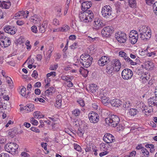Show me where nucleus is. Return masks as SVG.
Here are the masks:
<instances>
[{"label": "nucleus", "mask_w": 157, "mask_h": 157, "mask_svg": "<svg viewBox=\"0 0 157 157\" xmlns=\"http://www.w3.org/2000/svg\"><path fill=\"white\" fill-rule=\"evenodd\" d=\"M79 17L81 21L85 23L91 21L94 18L93 13L90 10L81 12Z\"/></svg>", "instance_id": "nucleus-1"}, {"label": "nucleus", "mask_w": 157, "mask_h": 157, "mask_svg": "<svg viewBox=\"0 0 157 157\" xmlns=\"http://www.w3.org/2000/svg\"><path fill=\"white\" fill-rule=\"evenodd\" d=\"M93 59V58L90 55L84 53L80 56L79 60L83 67L87 68L91 65Z\"/></svg>", "instance_id": "nucleus-2"}, {"label": "nucleus", "mask_w": 157, "mask_h": 157, "mask_svg": "<svg viewBox=\"0 0 157 157\" xmlns=\"http://www.w3.org/2000/svg\"><path fill=\"white\" fill-rule=\"evenodd\" d=\"M120 119L116 115H111L109 117L105 118V121L106 124L113 127H116L119 124Z\"/></svg>", "instance_id": "nucleus-3"}, {"label": "nucleus", "mask_w": 157, "mask_h": 157, "mask_svg": "<svg viewBox=\"0 0 157 157\" xmlns=\"http://www.w3.org/2000/svg\"><path fill=\"white\" fill-rule=\"evenodd\" d=\"M18 145L15 143H9L5 146V148L6 151L14 155L17 153V149Z\"/></svg>", "instance_id": "nucleus-4"}, {"label": "nucleus", "mask_w": 157, "mask_h": 157, "mask_svg": "<svg viewBox=\"0 0 157 157\" xmlns=\"http://www.w3.org/2000/svg\"><path fill=\"white\" fill-rule=\"evenodd\" d=\"M102 16L108 18L112 16V8L109 6H105L102 7L101 11Z\"/></svg>", "instance_id": "nucleus-5"}, {"label": "nucleus", "mask_w": 157, "mask_h": 157, "mask_svg": "<svg viewBox=\"0 0 157 157\" xmlns=\"http://www.w3.org/2000/svg\"><path fill=\"white\" fill-rule=\"evenodd\" d=\"M115 36L117 40L120 43H124L126 41V35L124 32H119L116 33Z\"/></svg>", "instance_id": "nucleus-6"}, {"label": "nucleus", "mask_w": 157, "mask_h": 157, "mask_svg": "<svg viewBox=\"0 0 157 157\" xmlns=\"http://www.w3.org/2000/svg\"><path fill=\"white\" fill-rule=\"evenodd\" d=\"M114 62H110L107 65L106 67V72L109 77H111L114 74Z\"/></svg>", "instance_id": "nucleus-7"}, {"label": "nucleus", "mask_w": 157, "mask_h": 157, "mask_svg": "<svg viewBox=\"0 0 157 157\" xmlns=\"http://www.w3.org/2000/svg\"><path fill=\"white\" fill-rule=\"evenodd\" d=\"M119 55L120 57H123L126 62L132 65H135L137 64L136 62L133 61L127 55L125 52H120Z\"/></svg>", "instance_id": "nucleus-8"}, {"label": "nucleus", "mask_w": 157, "mask_h": 157, "mask_svg": "<svg viewBox=\"0 0 157 157\" xmlns=\"http://www.w3.org/2000/svg\"><path fill=\"white\" fill-rule=\"evenodd\" d=\"M121 75L124 79L128 80L131 78L132 77L133 72L130 69H125L122 71Z\"/></svg>", "instance_id": "nucleus-9"}, {"label": "nucleus", "mask_w": 157, "mask_h": 157, "mask_svg": "<svg viewBox=\"0 0 157 157\" xmlns=\"http://www.w3.org/2000/svg\"><path fill=\"white\" fill-rule=\"evenodd\" d=\"M112 26H107L103 28L101 31V34L104 37H108L113 31Z\"/></svg>", "instance_id": "nucleus-10"}, {"label": "nucleus", "mask_w": 157, "mask_h": 157, "mask_svg": "<svg viewBox=\"0 0 157 157\" xmlns=\"http://www.w3.org/2000/svg\"><path fill=\"white\" fill-rule=\"evenodd\" d=\"M139 35L140 36L141 39L144 41H147L151 37V32L149 31L143 32L142 30H139Z\"/></svg>", "instance_id": "nucleus-11"}, {"label": "nucleus", "mask_w": 157, "mask_h": 157, "mask_svg": "<svg viewBox=\"0 0 157 157\" xmlns=\"http://www.w3.org/2000/svg\"><path fill=\"white\" fill-rule=\"evenodd\" d=\"M110 62L109 58L106 56H102L98 60V63L100 66H103L105 64L107 65Z\"/></svg>", "instance_id": "nucleus-12"}, {"label": "nucleus", "mask_w": 157, "mask_h": 157, "mask_svg": "<svg viewBox=\"0 0 157 157\" xmlns=\"http://www.w3.org/2000/svg\"><path fill=\"white\" fill-rule=\"evenodd\" d=\"M89 120L93 123H96L99 121V116L96 113L92 112L88 115Z\"/></svg>", "instance_id": "nucleus-13"}, {"label": "nucleus", "mask_w": 157, "mask_h": 157, "mask_svg": "<svg viewBox=\"0 0 157 157\" xmlns=\"http://www.w3.org/2000/svg\"><path fill=\"white\" fill-rule=\"evenodd\" d=\"M95 23L94 28L96 30H98L100 29L105 26V23L104 21H103L101 20H95L94 21Z\"/></svg>", "instance_id": "nucleus-14"}, {"label": "nucleus", "mask_w": 157, "mask_h": 157, "mask_svg": "<svg viewBox=\"0 0 157 157\" xmlns=\"http://www.w3.org/2000/svg\"><path fill=\"white\" fill-rule=\"evenodd\" d=\"M104 141L107 143L114 142L115 141V138L112 134L109 133L105 134L103 137Z\"/></svg>", "instance_id": "nucleus-15"}, {"label": "nucleus", "mask_w": 157, "mask_h": 157, "mask_svg": "<svg viewBox=\"0 0 157 157\" xmlns=\"http://www.w3.org/2000/svg\"><path fill=\"white\" fill-rule=\"evenodd\" d=\"M11 40L9 37L6 36L3 40H1L0 42V45L2 47L4 48L8 47L11 44Z\"/></svg>", "instance_id": "nucleus-16"}, {"label": "nucleus", "mask_w": 157, "mask_h": 157, "mask_svg": "<svg viewBox=\"0 0 157 157\" xmlns=\"http://www.w3.org/2000/svg\"><path fill=\"white\" fill-rule=\"evenodd\" d=\"M15 28L10 25H6L4 28V30L6 33H9L11 35H13L15 33Z\"/></svg>", "instance_id": "nucleus-17"}, {"label": "nucleus", "mask_w": 157, "mask_h": 157, "mask_svg": "<svg viewBox=\"0 0 157 157\" xmlns=\"http://www.w3.org/2000/svg\"><path fill=\"white\" fill-rule=\"evenodd\" d=\"M148 104L150 106H157V97H153L147 100Z\"/></svg>", "instance_id": "nucleus-18"}, {"label": "nucleus", "mask_w": 157, "mask_h": 157, "mask_svg": "<svg viewBox=\"0 0 157 157\" xmlns=\"http://www.w3.org/2000/svg\"><path fill=\"white\" fill-rule=\"evenodd\" d=\"M92 6L90 2H84L82 3V10L86 11Z\"/></svg>", "instance_id": "nucleus-19"}, {"label": "nucleus", "mask_w": 157, "mask_h": 157, "mask_svg": "<svg viewBox=\"0 0 157 157\" xmlns=\"http://www.w3.org/2000/svg\"><path fill=\"white\" fill-rule=\"evenodd\" d=\"M111 105L113 107H118L121 104V101L119 99H116L109 101Z\"/></svg>", "instance_id": "nucleus-20"}, {"label": "nucleus", "mask_w": 157, "mask_h": 157, "mask_svg": "<svg viewBox=\"0 0 157 157\" xmlns=\"http://www.w3.org/2000/svg\"><path fill=\"white\" fill-rule=\"evenodd\" d=\"M11 5V3L10 1H0V7L2 8L9 9Z\"/></svg>", "instance_id": "nucleus-21"}, {"label": "nucleus", "mask_w": 157, "mask_h": 157, "mask_svg": "<svg viewBox=\"0 0 157 157\" xmlns=\"http://www.w3.org/2000/svg\"><path fill=\"white\" fill-rule=\"evenodd\" d=\"M142 157H148L149 155V151L146 148H143L140 152Z\"/></svg>", "instance_id": "nucleus-22"}, {"label": "nucleus", "mask_w": 157, "mask_h": 157, "mask_svg": "<svg viewBox=\"0 0 157 157\" xmlns=\"http://www.w3.org/2000/svg\"><path fill=\"white\" fill-rule=\"evenodd\" d=\"M21 19L23 18H27L28 16L29 12L28 11H21L19 12Z\"/></svg>", "instance_id": "nucleus-23"}, {"label": "nucleus", "mask_w": 157, "mask_h": 157, "mask_svg": "<svg viewBox=\"0 0 157 157\" xmlns=\"http://www.w3.org/2000/svg\"><path fill=\"white\" fill-rule=\"evenodd\" d=\"M55 92V89L54 87H51L45 91V94L47 95H51Z\"/></svg>", "instance_id": "nucleus-24"}, {"label": "nucleus", "mask_w": 157, "mask_h": 157, "mask_svg": "<svg viewBox=\"0 0 157 157\" xmlns=\"http://www.w3.org/2000/svg\"><path fill=\"white\" fill-rule=\"evenodd\" d=\"M111 62H114V67H117V68H117L116 69V70L119 71L121 68V63L118 60H117V59H113L112 60Z\"/></svg>", "instance_id": "nucleus-25"}, {"label": "nucleus", "mask_w": 157, "mask_h": 157, "mask_svg": "<svg viewBox=\"0 0 157 157\" xmlns=\"http://www.w3.org/2000/svg\"><path fill=\"white\" fill-rule=\"evenodd\" d=\"M139 112L138 110L135 108H131L129 111V114L131 116H134Z\"/></svg>", "instance_id": "nucleus-26"}, {"label": "nucleus", "mask_w": 157, "mask_h": 157, "mask_svg": "<svg viewBox=\"0 0 157 157\" xmlns=\"http://www.w3.org/2000/svg\"><path fill=\"white\" fill-rule=\"evenodd\" d=\"M97 87L96 85H95V84H91L90 85L88 90L90 92L94 93L96 92Z\"/></svg>", "instance_id": "nucleus-27"}, {"label": "nucleus", "mask_w": 157, "mask_h": 157, "mask_svg": "<svg viewBox=\"0 0 157 157\" xmlns=\"http://www.w3.org/2000/svg\"><path fill=\"white\" fill-rule=\"evenodd\" d=\"M30 21L31 22L36 23L39 21L40 20L38 18L37 15L35 14L30 18Z\"/></svg>", "instance_id": "nucleus-28"}, {"label": "nucleus", "mask_w": 157, "mask_h": 157, "mask_svg": "<svg viewBox=\"0 0 157 157\" xmlns=\"http://www.w3.org/2000/svg\"><path fill=\"white\" fill-rule=\"evenodd\" d=\"M17 134L16 131L15 130L12 129L8 131V135L10 137L13 138Z\"/></svg>", "instance_id": "nucleus-29"}, {"label": "nucleus", "mask_w": 157, "mask_h": 157, "mask_svg": "<svg viewBox=\"0 0 157 157\" xmlns=\"http://www.w3.org/2000/svg\"><path fill=\"white\" fill-rule=\"evenodd\" d=\"M131 105V103L129 101H127L124 103L123 107L125 110H127L130 107Z\"/></svg>", "instance_id": "nucleus-30"}, {"label": "nucleus", "mask_w": 157, "mask_h": 157, "mask_svg": "<svg viewBox=\"0 0 157 157\" xmlns=\"http://www.w3.org/2000/svg\"><path fill=\"white\" fill-rule=\"evenodd\" d=\"M138 35H136V36H133L131 39H129L130 42L133 44H135L137 42L138 39Z\"/></svg>", "instance_id": "nucleus-31"}, {"label": "nucleus", "mask_w": 157, "mask_h": 157, "mask_svg": "<svg viewBox=\"0 0 157 157\" xmlns=\"http://www.w3.org/2000/svg\"><path fill=\"white\" fill-rule=\"evenodd\" d=\"M70 29L69 27L67 25H63L62 27L59 28V30L61 32H66Z\"/></svg>", "instance_id": "nucleus-32"}, {"label": "nucleus", "mask_w": 157, "mask_h": 157, "mask_svg": "<svg viewBox=\"0 0 157 157\" xmlns=\"http://www.w3.org/2000/svg\"><path fill=\"white\" fill-rule=\"evenodd\" d=\"M33 115L35 117H36L37 118H41L44 117V116L39 111L35 112L34 113Z\"/></svg>", "instance_id": "nucleus-33"}, {"label": "nucleus", "mask_w": 157, "mask_h": 157, "mask_svg": "<svg viewBox=\"0 0 157 157\" xmlns=\"http://www.w3.org/2000/svg\"><path fill=\"white\" fill-rule=\"evenodd\" d=\"M27 108V112H31L33 111L34 109V105L32 104H28L26 106Z\"/></svg>", "instance_id": "nucleus-34"}, {"label": "nucleus", "mask_w": 157, "mask_h": 157, "mask_svg": "<svg viewBox=\"0 0 157 157\" xmlns=\"http://www.w3.org/2000/svg\"><path fill=\"white\" fill-rule=\"evenodd\" d=\"M101 98V101L102 103L105 105H107L109 101L108 98L106 97L105 96Z\"/></svg>", "instance_id": "nucleus-35"}, {"label": "nucleus", "mask_w": 157, "mask_h": 157, "mask_svg": "<svg viewBox=\"0 0 157 157\" xmlns=\"http://www.w3.org/2000/svg\"><path fill=\"white\" fill-rule=\"evenodd\" d=\"M144 64L146 66V67L147 69H150L153 66V63L149 61H146L144 63Z\"/></svg>", "instance_id": "nucleus-36"}, {"label": "nucleus", "mask_w": 157, "mask_h": 157, "mask_svg": "<svg viewBox=\"0 0 157 157\" xmlns=\"http://www.w3.org/2000/svg\"><path fill=\"white\" fill-rule=\"evenodd\" d=\"M26 88H25L23 87L21 89V91L20 92V94L23 96H25L26 98L28 97V94H26Z\"/></svg>", "instance_id": "nucleus-37"}, {"label": "nucleus", "mask_w": 157, "mask_h": 157, "mask_svg": "<svg viewBox=\"0 0 157 157\" xmlns=\"http://www.w3.org/2000/svg\"><path fill=\"white\" fill-rule=\"evenodd\" d=\"M128 5L132 8H134L136 5V0H128Z\"/></svg>", "instance_id": "nucleus-38"}, {"label": "nucleus", "mask_w": 157, "mask_h": 157, "mask_svg": "<svg viewBox=\"0 0 157 157\" xmlns=\"http://www.w3.org/2000/svg\"><path fill=\"white\" fill-rule=\"evenodd\" d=\"M80 111L79 109H76L72 111V113L75 116L77 117L80 114Z\"/></svg>", "instance_id": "nucleus-39"}, {"label": "nucleus", "mask_w": 157, "mask_h": 157, "mask_svg": "<svg viewBox=\"0 0 157 157\" xmlns=\"http://www.w3.org/2000/svg\"><path fill=\"white\" fill-rule=\"evenodd\" d=\"M77 101L81 106L83 107L85 106V104L84 101L82 99H79Z\"/></svg>", "instance_id": "nucleus-40"}, {"label": "nucleus", "mask_w": 157, "mask_h": 157, "mask_svg": "<svg viewBox=\"0 0 157 157\" xmlns=\"http://www.w3.org/2000/svg\"><path fill=\"white\" fill-rule=\"evenodd\" d=\"M153 9L155 14L157 16V3L155 2L153 5Z\"/></svg>", "instance_id": "nucleus-41"}, {"label": "nucleus", "mask_w": 157, "mask_h": 157, "mask_svg": "<svg viewBox=\"0 0 157 157\" xmlns=\"http://www.w3.org/2000/svg\"><path fill=\"white\" fill-rule=\"evenodd\" d=\"M84 131L82 129H78L77 131L78 134L80 136H83V134L84 133Z\"/></svg>", "instance_id": "nucleus-42"}, {"label": "nucleus", "mask_w": 157, "mask_h": 157, "mask_svg": "<svg viewBox=\"0 0 157 157\" xmlns=\"http://www.w3.org/2000/svg\"><path fill=\"white\" fill-rule=\"evenodd\" d=\"M74 148L75 150L78 151H81V148L80 146L77 144H74Z\"/></svg>", "instance_id": "nucleus-43"}, {"label": "nucleus", "mask_w": 157, "mask_h": 157, "mask_svg": "<svg viewBox=\"0 0 157 157\" xmlns=\"http://www.w3.org/2000/svg\"><path fill=\"white\" fill-rule=\"evenodd\" d=\"M62 101H56V103L55 106L57 108H59L61 105Z\"/></svg>", "instance_id": "nucleus-44"}, {"label": "nucleus", "mask_w": 157, "mask_h": 157, "mask_svg": "<svg viewBox=\"0 0 157 157\" xmlns=\"http://www.w3.org/2000/svg\"><path fill=\"white\" fill-rule=\"evenodd\" d=\"M61 78L62 80L65 81L67 82H69L70 80V78L68 76H62Z\"/></svg>", "instance_id": "nucleus-45"}, {"label": "nucleus", "mask_w": 157, "mask_h": 157, "mask_svg": "<svg viewBox=\"0 0 157 157\" xmlns=\"http://www.w3.org/2000/svg\"><path fill=\"white\" fill-rule=\"evenodd\" d=\"M30 120L31 123L34 125H37L38 124L37 121L35 120L33 117L31 118Z\"/></svg>", "instance_id": "nucleus-46"}, {"label": "nucleus", "mask_w": 157, "mask_h": 157, "mask_svg": "<svg viewBox=\"0 0 157 157\" xmlns=\"http://www.w3.org/2000/svg\"><path fill=\"white\" fill-rule=\"evenodd\" d=\"M58 67V65H51L49 67V69L51 70H56Z\"/></svg>", "instance_id": "nucleus-47"}, {"label": "nucleus", "mask_w": 157, "mask_h": 157, "mask_svg": "<svg viewBox=\"0 0 157 157\" xmlns=\"http://www.w3.org/2000/svg\"><path fill=\"white\" fill-rule=\"evenodd\" d=\"M9 154L7 153H2L0 154V157H11Z\"/></svg>", "instance_id": "nucleus-48"}, {"label": "nucleus", "mask_w": 157, "mask_h": 157, "mask_svg": "<svg viewBox=\"0 0 157 157\" xmlns=\"http://www.w3.org/2000/svg\"><path fill=\"white\" fill-rule=\"evenodd\" d=\"M53 24L55 26H57L59 25V21L57 19L55 18L53 20Z\"/></svg>", "instance_id": "nucleus-49"}, {"label": "nucleus", "mask_w": 157, "mask_h": 157, "mask_svg": "<svg viewBox=\"0 0 157 157\" xmlns=\"http://www.w3.org/2000/svg\"><path fill=\"white\" fill-rule=\"evenodd\" d=\"M78 46L77 43H74L70 46L71 48L72 49H74L77 48Z\"/></svg>", "instance_id": "nucleus-50"}, {"label": "nucleus", "mask_w": 157, "mask_h": 157, "mask_svg": "<svg viewBox=\"0 0 157 157\" xmlns=\"http://www.w3.org/2000/svg\"><path fill=\"white\" fill-rule=\"evenodd\" d=\"M156 53L155 52H151L150 53H147V55L151 57L152 56L153 57L154 56L156 55Z\"/></svg>", "instance_id": "nucleus-51"}, {"label": "nucleus", "mask_w": 157, "mask_h": 157, "mask_svg": "<svg viewBox=\"0 0 157 157\" xmlns=\"http://www.w3.org/2000/svg\"><path fill=\"white\" fill-rule=\"evenodd\" d=\"M6 107L5 105V104L4 103H2L0 102V109L1 110H2L3 109H6Z\"/></svg>", "instance_id": "nucleus-52"}, {"label": "nucleus", "mask_w": 157, "mask_h": 157, "mask_svg": "<svg viewBox=\"0 0 157 157\" xmlns=\"http://www.w3.org/2000/svg\"><path fill=\"white\" fill-rule=\"evenodd\" d=\"M6 36L4 35V33L3 32L0 31V40H3L6 37Z\"/></svg>", "instance_id": "nucleus-53"}, {"label": "nucleus", "mask_w": 157, "mask_h": 157, "mask_svg": "<svg viewBox=\"0 0 157 157\" xmlns=\"http://www.w3.org/2000/svg\"><path fill=\"white\" fill-rule=\"evenodd\" d=\"M56 75V72L54 71H52L51 72L47 74V76L48 77H49L51 76L54 77Z\"/></svg>", "instance_id": "nucleus-54"}, {"label": "nucleus", "mask_w": 157, "mask_h": 157, "mask_svg": "<svg viewBox=\"0 0 157 157\" xmlns=\"http://www.w3.org/2000/svg\"><path fill=\"white\" fill-rule=\"evenodd\" d=\"M30 129L31 131L36 132L39 133L40 132V130L36 128L33 127L31 128Z\"/></svg>", "instance_id": "nucleus-55"}, {"label": "nucleus", "mask_w": 157, "mask_h": 157, "mask_svg": "<svg viewBox=\"0 0 157 157\" xmlns=\"http://www.w3.org/2000/svg\"><path fill=\"white\" fill-rule=\"evenodd\" d=\"M31 29L32 31L35 33H36L37 32V27L35 26H32L31 28Z\"/></svg>", "instance_id": "nucleus-56"}, {"label": "nucleus", "mask_w": 157, "mask_h": 157, "mask_svg": "<svg viewBox=\"0 0 157 157\" xmlns=\"http://www.w3.org/2000/svg\"><path fill=\"white\" fill-rule=\"evenodd\" d=\"M25 44L27 46V49L28 50H30L31 48V46L30 45V42L28 40H27L25 43Z\"/></svg>", "instance_id": "nucleus-57"}, {"label": "nucleus", "mask_w": 157, "mask_h": 157, "mask_svg": "<svg viewBox=\"0 0 157 157\" xmlns=\"http://www.w3.org/2000/svg\"><path fill=\"white\" fill-rule=\"evenodd\" d=\"M144 147L141 144H138L136 147V149L137 150H142L143 148H144Z\"/></svg>", "instance_id": "nucleus-58"}, {"label": "nucleus", "mask_w": 157, "mask_h": 157, "mask_svg": "<svg viewBox=\"0 0 157 157\" xmlns=\"http://www.w3.org/2000/svg\"><path fill=\"white\" fill-rule=\"evenodd\" d=\"M53 50H54V48L52 47H49V49L48 51V52L49 53V54L48 56V57L50 56L51 53H52V52L53 51Z\"/></svg>", "instance_id": "nucleus-59"}, {"label": "nucleus", "mask_w": 157, "mask_h": 157, "mask_svg": "<svg viewBox=\"0 0 157 157\" xmlns=\"http://www.w3.org/2000/svg\"><path fill=\"white\" fill-rule=\"evenodd\" d=\"M17 24L18 25H22L24 24V22L23 21L21 20H17Z\"/></svg>", "instance_id": "nucleus-60"}, {"label": "nucleus", "mask_w": 157, "mask_h": 157, "mask_svg": "<svg viewBox=\"0 0 157 157\" xmlns=\"http://www.w3.org/2000/svg\"><path fill=\"white\" fill-rule=\"evenodd\" d=\"M145 147L146 148L150 149L155 147L154 145L153 144H147L145 145Z\"/></svg>", "instance_id": "nucleus-61"}, {"label": "nucleus", "mask_w": 157, "mask_h": 157, "mask_svg": "<svg viewBox=\"0 0 157 157\" xmlns=\"http://www.w3.org/2000/svg\"><path fill=\"white\" fill-rule=\"evenodd\" d=\"M32 76L33 77H35V78H36L38 76L37 72L36 71H34L33 72Z\"/></svg>", "instance_id": "nucleus-62"}, {"label": "nucleus", "mask_w": 157, "mask_h": 157, "mask_svg": "<svg viewBox=\"0 0 157 157\" xmlns=\"http://www.w3.org/2000/svg\"><path fill=\"white\" fill-rule=\"evenodd\" d=\"M41 86V83L40 82H36L34 85V86L35 87H39Z\"/></svg>", "instance_id": "nucleus-63"}, {"label": "nucleus", "mask_w": 157, "mask_h": 157, "mask_svg": "<svg viewBox=\"0 0 157 157\" xmlns=\"http://www.w3.org/2000/svg\"><path fill=\"white\" fill-rule=\"evenodd\" d=\"M136 154V152L135 151H133L130 153L129 156L131 157H135Z\"/></svg>", "instance_id": "nucleus-64"}]
</instances>
